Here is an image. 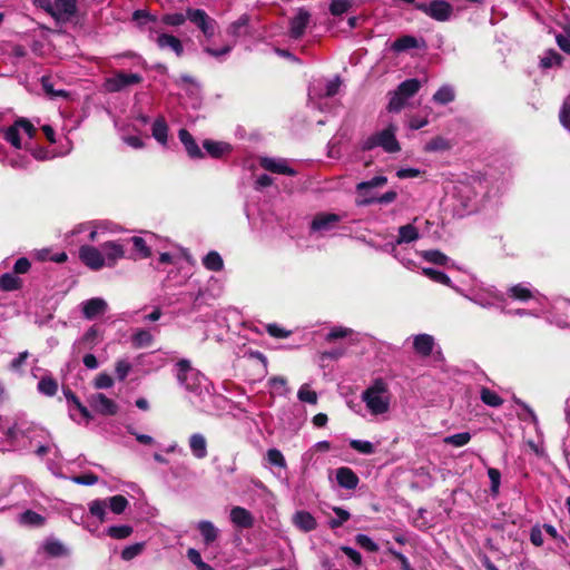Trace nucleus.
<instances>
[{
    "instance_id": "obj_35",
    "label": "nucleus",
    "mask_w": 570,
    "mask_h": 570,
    "mask_svg": "<svg viewBox=\"0 0 570 570\" xmlns=\"http://www.w3.org/2000/svg\"><path fill=\"white\" fill-rule=\"evenodd\" d=\"M153 137L161 145L167 144L168 126L163 117L157 118L151 127Z\"/></svg>"
},
{
    "instance_id": "obj_43",
    "label": "nucleus",
    "mask_w": 570,
    "mask_h": 570,
    "mask_svg": "<svg viewBox=\"0 0 570 570\" xmlns=\"http://www.w3.org/2000/svg\"><path fill=\"white\" fill-rule=\"evenodd\" d=\"M20 286V279L11 273H6L0 277V288L3 291H14Z\"/></svg>"
},
{
    "instance_id": "obj_22",
    "label": "nucleus",
    "mask_w": 570,
    "mask_h": 570,
    "mask_svg": "<svg viewBox=\"0 0 570 570\" xmlns=\"http://www.w3.org/2000/svg\"><path fill=\"white\" fill-rule=\"evenodd\" d=\"M229 519L236 528L249 529L254 524L253 514L242 507H234L230 510Z\"/></svg>"
},
{
    "instance_id": "obj_57",
    "label": "nucleus",
    "mask_w": 570,
    "mask_h": 570,
    "mask_svg": "<svg viewBox=\"0 0 570 570\" xmlns=\"http://www.w3.org/2000/svg\"><path fill=\"white\" fill-rule=\"evenodd\" d=\"M131 532L132 529L129 525H114L107 530V533L115 539H125L129 537Z\"/></svg>"
},
{
    "instance_id": "obj_34",
    "label": "nucleus",
    "mask_w": 570,
    "mask_h": 570,
    "mask_svg": "<svg viewBox=\"0 0 570 570\" xmlns=\"http://www.w3.org/2000/svg\"><path fill=\"white\" fill-rule=\"evenodd\" d=\"M154 342V335L149 330H137L131 336V343L137 348L148 347Z\"/></svg>"
},
{
    "instance_id": "obj_23",
    "label": "nucleus",
    "mask_w": 570,
    "mask_h": 570,
    "mask_svg": "<svg viewBox=\"0 0 570 570\" xmlns=\"http://www.w3.org/2000/svg\"><path fill=\"white\" fill-rule=\"evenodd\" d=\"M107 309L105 299L95 297L82 303V313L87 320H94L104 314Z\"/></svg>"
},
{
    "instance_id": "obj_54",
    "label": "nucleus",
    "mask_w": 570,
    "mask_h": 570,
    "mask_svg": "<svg viewBox=\"0 0 570 570\" xmlns=\"http://www.w3.org/2000/svg\"><path fill=\"white\" fill-rule=\"evenodd\" d=\"M450 148V144L446 139L442 137H435L431 139L429 142H426L424 150L425 151H440V150H446Z\"/></svg>"
},
{
    "instance_id": "obj_3",
    "label": "nucleus",
    "mask_w": 570,
    "mask_h": 570,
    "mask_svg": "<svg viewBox=\"0 0 570 570\" xmlns=\"http://www.w3.org/2000/svg\"><path fill=\"white\" fill-rule=\"evenodd\" d=\"M387 178L385 176H375L371 180L367 181H361L356 185V191L358 197L361 198L357 200L358 205H370V204H391L393 203L396 197L397 193L394 190H390L384 193L383 195L376 197V196H367V190L373 189L376 187H383L386 185Z\"/></svg>"
},
{
    "instance_id": "obj_32",
    "label": "nucleus",
    "mask_w": 570,
    "mask_h": 570,
    "mask_svg": "<svg viewBox=\"0 0 570 570\" xmlns=\"http://www.w3.org/2000/svg\"><path fill=\"white\" fill-rule=\"evenodd\" d=\"M45 521L46 520L41 514H39L32 510H27V511L22 512L21 514H19V517H18V522L24 527L39 528L45 524Z\"/></svg>"
},
{
    "instance_id": "obj_48",
    "label": "nucleus",
    "mask_w": 570,
    "mask_h": 570,
    "mask_svg": "<svg viewBox=\"0 0 570 570\" xmlns=\"http://www.w3.org/2000/svg\"><path fill=\"white\" fill-rule=\"evenodd\" d=\"M127 505L128 500L124 495H114L108 500V507L116 514L122 513Z\"/></svg>"
},
{
    "instance_id": "obj_2",
    "label": "nucleus",
    "mask_w": 570,
    "mask_h": 570,
    "mask_svg": "<svg viewBox=\"0 0 570 570\" xmlns=\"http://www.w3.org/2000/svg\"><path fill=\"white\" fill-rule=\"evenodd\" d=\"M177 380L187 391L194 393L202 401L206 396H212L210 384L205 375L191 367L187 360H181L176 364Z\"/></svg>"
},
{
    "instance_id": "obj_19",
    "label": "nucleus",
    "mask_w": 570,
    "mask_h": 570,
    "mask_svg": "<svg viewBox=\"0 0 570 570\" xmlns=\"http://www.w3.org/2000/svg\"><path fill=\"white\" fill-rule=\"evenodd\" d=\"M77 12V0H55L51 16L57 20L68 21Z\"/></svg>"
},
{
    "instance_id": "obj_18",
    "label": "nucleus",
    "mask_w": 570,
    "mask_h": 570,
    "mask_svg": "<svg viewBox=\"0 0 570 570\" xmlns=\"http://www.w3.org/2000/svg\"><path fill=\"white\" fill-rule=\"evenodd\" d=\"M89 404L101 415H115L118 412L117 403L104 393L92 394L89 399Z\"/></svg>"
},
{
    "instance_id": "obj_17",
    "label": "nucleus",
    "mask_w": 570,
    "mask_h": 570,
    "mask_svg": "<svg viewBox=\"0 0 570 570\" xmlns=\"http://www.w3.org/2000/svg\"><path fill=\"white\" fill-rule=\"evenodd\" d=\"M471 299L481 307H501L502 312L512 314L511 311L504 308L505 297L503 294L497 292L476 293Z\"/></svg>"
},
{
    "instance_id": "obj_15",
    "label": "nucleus",
    "mask_w": 570,
    "mask_h": 570,
    "mask_svg": "<svg viewBox=\"0 0 570 570\" xmlns=\"http://www.w3.org/2000/svg\"><path fill=\"white\" fill-rule=\"evenodd\" d=\"M80 261L92 271H100L104 268L102 252L99 247L91 245H82L79 248Z\"/></svg>"
},
{
    "instance_id": "obj_30",
    "label": "nucleus",
    "mask_w": 570,
    "mask_h": 570,
    "mask_svg": "<svg viewBox=\"0 0 570 570\" xmlns=\"http://www.w3.org/2000/svg\"><path fill=\"white\" fill-rule=\"evenodd\" d=\"M419 48V40L414 36L405 35L397 38L392 45L391 49L396 52H404L410 49Z\"/></svg>"
},
{
    "instance_id": "obj_61",
    "label": "nucleus",
    "mask_w": 570,
    "mask_h": 570,
    "mask_svg": "<svg viewBox=\"0 0 570 570\" xmlns=\"http://www.w3.org/2000/svg\"><path fill=\"white\" fill-rule=\"evenodd\" d=\"M355 539H356V543H357L361 548H363V549H365V550H367V551H370V552H376V551L379 550V546H377V543H375V542H374V541H373L368 535H366V534H357Z\"/></svg>"
},
{
    "instance_id": "obj_9",
    "label": "nucleus",
    "mask_w": 570,
    "mask_h": 570,
    "mask_svg": "<svg viewBox=\"0 0 570 570\" xmlns=\"http://www.w3.org/2000/svg\"><path fill=\"white\" fill-rule=\"evenodd\" d=\"M187 18L197 26L207 40L212 39L217 29V22L203 9H187Z\"/></svg>"
},
{
    "instance_id": "obj_31",
    "label": "nucleus",
    "mask_w": 570,
    "mask_h": 570,
    "mask_svg": "<svg viewBox=\"0 0 570 570\" xmlns=\"http://www.w3.org/2000/svg\"><path fill=\"white\" fill-rule=\"evenodd\" d=\"M132 20H135L139 28L147 31L149 26L157 27V23L159 22L158 18L147 10H136L132 13Z\"/></svg>"
},
{
    "instance_id": "obj_40",
    "label": "nucleus",
    "mask_w": 570,
    "mask_h": 570,
    "mask_svg": "<svg viewBox=\"0 0 570 570\" xmlns=\"http://www.w3.org/2000/svg\"><path fill=\"white\" fill-rule=\"evenodd\" d=\"M38 391L47 396H53L58 391V383L52 376H43L38 383Z\"/></svg>"
},
{
    "instance_id": "obj_21",
    "label": "nucleus",
    "mask_w": 570,
    "mask_h": 570,
    "mask_svg": "<svg viewBox=\"0 0 570 570\" xmlns=\"http://www.w3.org/2000/svg\"><path fill=\"white\" fill-rule=\"evenodd\" d=\"M308 22L309 13L304 9H299L298 12L291 19L289 22L291 38L299 39L304 35Z\"/></svg>"
},
{
    "instance_id": "obj_14",
    "label": "nucleus",
    "mask_w": 570,
    "mask_h": 570,
    "mask_svg": "<svg viewBox=\"0 0 570 570\" xmlns=\"http://www.w3.org/2000/svg\"><path fill=\"white\" fill-rule=\"evenodd\" d=\"M99 248L102 252L104 267H114L125 257V245L120 240L105 242Z\"/></svg>"
},
{
    "instance_id": "obj_25",
    "label": "nucleus",
    "mask_w": 570,
    "mask_h": 570,
    "mask_svg": "<svg viewBox=\"0 0 570 570\" xmlns=\"http://www.w3.org/2000/svg\"><path fill=\"white\" fill-rule=\"evenodd\" d=\"M196 529L200 533L204 544L207 547L215 542L219 535V530L208 520L197 522Z\"/></svg>"
},
{
    "instance_id": "obj_12",
    "label": "nucleus",
    "mask_w": 570,
    "mask_h": 570,
    "mask_svg": "<svg viewBox=\"0 0 570 570\" xmlns=\"http://www.w3.org/2000/svg\"><path fill=\"white\" fill-rule=\"evenodd\" d=\"M187 18L197 26L207 40L212 39L217 29V22L203 9H187Z\"/></svg>"
},
{
    "instance_id": "obj_63",
    "label": "nucleus",
    "mask_w": 570,
    "mask_h": 570,
    "mask_svg": "<svg viewBox=\"0 0 570 570\" xmlns=\"http://www.w3.org/2000/svg\"><path fill=\"white\" fill-rule=\"evenodd\" d=\"M352 333L351 328L337 326L330 331V333L326 335V341L332 342L338 338H344L348 336Z\"/></svg>"
},
{
    "instance_id": "obj_20",
    "label": "nucleus",
    "mask_w": 570,
    "mask_h": 570,
    "mask_svg": "<svg viewBox=\"0 0 570 570\" xmlns=\"http://www.w3.org/2000/svg\"><path fill=\"white\" fill-rule=\"evenodd\" d=\"M262 168L265 170L281 174V175H287V176H295L296 170L288 166L287 160L283 158H269L264 157L259 161Z\"/></svg>"
},
{
    "instance_id": "obj_33",
    "label": "nucleus",
    "mask_w": 570,
    "mask_h": 570,
    "mask_svg": "<svg viewBox=\"0 0 570 570\" xmlns=\"http://www.w3.org/2000/svg\"><path fill=\"white\" fill-rule=\"evenodd\" d=\"M507 295L513 299L525 302L533 297V292L525 284H517L508 289Z\"/></svg>"
},
{
    "instance_id": "obj_37",
    "label": "nucleus",
    "mask_w": 570,
    "mask_h": 570,
    "mask_svg": "<svg viewBox=\"0 0 570 570\" xmlns=\"http://www.w3.org/2000/svg\"><path fill=\"white\" fill-rule=\"evenodd\" d=\"M455 98V92L452 86L444 85L433 95V101L439 105H446L453 101Z\"/></svg>"
},
{
    "instance_id": "obj_26",
    "label": "nucleus",
    "mask_w": 570,
    "mask_h": 570,
    "mask_svg": "<svg viewBox=\"0 0 570 570\" xmlns=\"http://www.w3.org/2000/svg\"><path fill=\"white\" fill-rule=\"evenodd\" d=\"M336 480L342 488L347 490L355 489L360 481L356 473L352 469L346 466L338 468L336 470Z\"/></svg>"
},
{
    "instance_id": "obj_50",
    "label": "nucleus",
    "mask_w": 570,
    "mask_h": 570,
    "mask_svg": "<svg viewBox=\"0 0 570 570\" xmlns=\"http://www.w3.org/2000/svg\"><path fill=\"white\" fill-rule=\"evenodd\" d=\"M132 368L131 363L127 358H120L115 364V372L119 381H124Z\"/></svg>"
},
{
    "instance_id": "obj_47",
    "label": "nucleus",
    "mask_w": 570,
    "mask_h": 570,
    "mask_svg": "<svg viewBox=\"0 0 570 570\" xmlns=\"http://www.w3.org/2000/svg\"><path fill=\"white\" fill-rule=\"evenodd\" d=\"M297 397L301 402L316 404L317 403V394L315 391L309 389L308 384H303L298 392Z\"/></svg>"
},
{
    "instance_id": "obj_53",
    "label": "nucleus",
    "mask_w": 570,
    "mask_h": 570,
    "mask_svg": "<svg viewBox=\"0 0 570 570\" xmlns=\"http://www.w3.org/2000/svg\"><path fill=\"white\" fill-rule=\"evenodd\" d=\"M203 146L213 157H219L227 148V145L213 140H205Z\"/></svg>"
},
{
    "instance_id": "obj_44",
    "label": "nucleus",
    "mask_w": 570,
    "mask_h": 570,
    "mask_svg": "<svg viewBox=\"0 0 570 570\" xmlns=\"http://www.w3.org/2000/svg\"><path fill=\"white\" fill-rule=\"evenodd\" d=\"M186 19H188L187 13H166L161 17L160 22L170 27H179L185 23Z\"/></svg>"
},
{
    "instance_id": "obj_5",
    "label": "nucleus",
    "mask_w": 570,
    "mask_h": 570,
    "mask_svg": "<svg viewBox=\"0 0 570 570\" xmlns=\"http://www.w3.org/2000/svg\"><path fill=\"white\" fill-rule=\"evenodd\" d=\"M396 127L390 125L387 128L382 131L376 132L371 136L366 141L364 147L366 149H372L374 147H382L386 153H396L400 150V144L395 137Z\"/></svg>"
},
{
    "instance_id": "obj_13",
    "label": "nucleus",
    "mask_w": 570,
    "mask_h": 570,
    "mask_svg": "<svg viewBox=\"0 0 570 570\" xmlns=\"http://www.w3.org/2000/svg\"><path fill=\"white\" fill-rule=\"evenodd\" d=\"M416 8L438 21H446L452 14V6L444 0H434L430 3H419Z\"/></svg>"
},
{
    "instance_id": "obj_52",
    "label": "nucleus",
    "mask_w": 570,
    "mask_h": 570,
    "mask_svg": "<svg viewBox=\"0 0 570 570\" xmlns=\"http://www.w3.org/2000/svg\"><path fill=\"white\" fill-rule=\"evenodd\" d=\"M350 446L362 454H373L375 451V446L370 441L351 440Z\"/></svg>"
},
{
    "instance_id": "obj_62",
    "label": "nucleus",
    "mask_w": 570,
    "mask_h": 570,
    "mask_svg": "<svg viewBox=\"0 0 570 570\" xmlns=\"http://www.w3.org/2000/svg\"><path fill=\"white\" fill-rule=\"evenodd\" d=\"M142 549H144L142 543H135V544L128 546L121 551V558L126 561H129V560L134 559L135 557H137L138 554H140Z\"/></svg>"
},
{
    "instance_id": "obj_8",
    "label": "nucleus",
    "mask_w": 570,
    "mask_h": 570,
    "mask_svg": "<svg viewBox=\"0 0 570 570\" xmlns=\"http://www.w3.org/2000/svg\"><path fill=\"white\" fill-rule=\"evenodd\" d=\"M20 132H24L29 138H32L36 134L33 125L24 119L19 118L3 131L4 139L10 142L14 148H21Z\"/></svg>"
},
{
    "instance_id": "obj_64",
    "label": "nucleus",
    "mask_w": 570,
    "mask_h": 570,
    "mask_svg": "<svg viewBox=\"0 0 570 570\" xmlns=\"http://www.w3.org/2000/svg\"><path fill=\"white\" fill-rule=\"evenodd\" d=\"M424 258L428 262L439 264V265H445L448 262V257L439 250H426L424 253Z\"/></svg>"
},
{
    "instance_id": "obj_39",
    "label": "nucleus",
    "mask_w": 570,
    "mask_h": 570,
    "mask_svg": "<svg viewBox=\"0 0 570 570\" xmlns=\"http://www.w3.org/2000/svg\"><path fill=\"white\" fill-rule=\"evenodd\" d=\"M203 265L209 271L219 272L224 267V262L217 252L212 250L203 258Z\"/></svg>"
},
{
    "instance_id": "obj_16",
    "label": "nucleus",
    "mask_w": 570,
    "mask_h": 570,
    "mask_svg": "<svg viewBox=\"0 0 570 570\" xmlns=\"http://www.w3.org/2000/svg\"><path fill=\"white\" fill-rule=\"evenodd\" d=\"M342 217L333 213H320L312 220L311 229L321 234L333 230Z\"/></svg>"
},
{
    "instance_id": "obj_1",
    "label": "nucleus",
    "mask_w": 570,
    "mask_h": 570,
    "mask_svg": "<svg viewBox=\"0 0 570 570\" xmlns=\"http://www.w3.org/2000/svg\"><path fill=\"white\" fill-rule=\"evenodd\" d=\"M362 401L372 415H383L390 411L391 393L385 380L375 379L361 394Z\"/></svg>"
},
{
    "instance_id": "obj_29",
    "label": "nucleus",
    "mask_w": 570,
    "mask_h": 570,
    "mask_svg": "<svg viewBox=\"0 0 570 570\" xmlns=\"http://www.w3.org/2000/svg\"><path fill=\"white\" fill-rule=\"evenodd\" d=\"M189 449L196 459H204L207 456V441L200 433H194L189 436Z\"/></svg>"
},
{
    "instance_id": "obj_10",
    "label": "nucleus",
    "mask_w": 570,
    "mask_h": 570,
    "mask_svg": "<svg viewBox=\"0 0 570 570\" xmlns=\"http://www.w3.org/2000/svg\"><path fill=\"white\" fill-rule=\"evenodd\" d=\"M187 18L197 26L207 40L212 39L217 29V22L203 9H187Z\"/></svg>"
},
{
    "instance_id": "obj_4",
    "label": "nucleus",
    "mask_w": 570,
    "mask_h": 570,
    "mask_svg": "<svg viewBox=\"0 0 570 570\" xmlns=\"http://www.w3.org/2000/svg\"><path fill=\"white\" fill-rule=\"evenodd\" d=\"M421 88V82L417 79H406L401 82L396 90L391 94V98L387 105L390 112H400L406 107L407 100L412 98Z\"/></svg>"
},
{
    "instance_id": "obj_60",
    "label": "nucleus",
    "mask_w": 570,
    "mask_h": 570,
    "mask_svg": "<svg viewBox=\"0 0 570 570\" xmlns=\"http://www.w3.org/2000/svg\"><path fill=\"white\" fill-rule=\"evenodd\" d=\"M269 385L279 395H286L289 392V390L287 387V382L282 376L272 377L269 380Z\"/></svg>"
},
{
    "instance_id": "obj_27",
    "label": "nucleus",
    "mask_w": 570,
    "mask_h": 570,
    "mask_svg": "<svg viewBox=\"0 0 570 570\" xmlns=\"http://www.w3.org/2000/svg\"><path fill=\"white\" fill-rule=\"evenodd\" d=\"M413 347L421 356H429L434 347V338L429 334H419L413 338Z\"/></svg>"
},
{
    "instance_id": "obj_58",
    "label": "nucleus",
    "mask_w": 570,
    "mask_h": 570,
    "mask_svg": "<svg viewBox=\"0 0 570 570\" xmlns=\"http://www.w3.org/2000/svg\"><path fill=\"white\" fill-rule=\"evenodd\" d=\"M267 460L272 465L286 468V461L282 452L277 449H269L267 451Z\"/></svg>"
},
{
    "instance_id": "obj_49",
    "label": "nucleus",
    "mask_w": 570,
    "mask_h": 570,
    "mask_svg": "<svg viewBox=\"0 0 570 570\" xmlns=\"http://www.w3.org/2000/svg\"><path fill=\"white\" fill-rule=\"evenodd\" d=\"M351 0H332L330 11L333 16H341L352 8Z\"/></svg>"
},
{
    "instance_id": "obj_51",
    "label": "nucleus",
    "mask_w": 570,
    "mask_h": 570,
    "mask_svg": "<svg viewBox=\"0 0 570 570\" xmlns=\"http://www.w3.org/2000/svg\"><path fill=\"white\" fill-rule=\"evenodd\" d=\"M108 503L105 500H96L89 504V511L92 515L97 517L100 521L105 520Z\"/></svg>"
},
{
    "instance_id": "obj_55",
    "label": "nucleus",
    "mask_w": 570,
    "mask_h": 570,
    "mask_svg": "<svg viewBox=\"0 0 570 570\" xmlns=\"http://www.w3.org/2000/svg\"><path fill=\"white\" fill-rule=\"evenodd\" d=\"M86 230H89L87 240L95 242L97 239L98 232H97L96 226L92 223L79 224L78 226H76L73 228V230L71 232V235L80 234Z\"/></svg>"
},
{
    "instance_id": "obj_56",
    "label": "nucleus",
    "mask_w": 570,
    "mask_h": 570,
    "mask_svg": "<svg viewBox=\"0 0 570 570\" xmlns=\"http://www.w3.org/2000/svg\"><path fill=\"white\" fill-rule=\"evenodd\" d=\"M560 62H561V56L553 50H549L541 58L540 65L542 68H551L553 66L560 65Z\"/></svg>"
},
{
    "instance_id": "obj_38",
    "label": "nucleus",
    "mask_w": 570,
    "mask_h": 570,
    "mask_svg": "<svg viewBox=\"0 0 570 570\" xmlns=\"http://www.w3.org/2000/svg\"><path fill=\"white\" fill-rule=\"evenodd\" d=\"M46 553L51 557H61L68 554V549L58 540L49 539L42 546Z\"/></svg>"
},
{
    "instance_id": "obj_42",
    "label": "nucleus",
    "mask_w": 570,
    "mask_h": 570,
    "mask_svg": "<svg viewBox=\"0 0 570 570\" xmlns=\"http://www.w3.org/2000/svg\"><path fill=\"white\" fill-rule=\"evenodd\" d=\"M188 560L196 567L197 570H214V568L204 562L198 550L189 548L187 550Z\"/></svg>"
},
{
    "instance_id": "obj_7",
    "label": "nucleus",
    "mask_w": 570,
    "mask_h": 570,
    "mask_svg": "<svg viewBox=\"0 0 570 570\" xmlns=\"http://www.w3.org/2000/svg\"><path fill=\"white\" fill-rule=\"evenodd\" d=\"M141 81L142 77L139 73L117 71L105 80L104 87L108 92H119L127 87L139 85Z\"/></svg>"
},
{
    "instance_id": "obj_45",
    "label": "nucleus",
    "mask_w": 570,
    "mask_h": 570,
    "mask_svg": "<svg viewBox=\"0 0 570 570\" xmlns=\"http://www.w3.org/2000/svg\"><path fill=\"white\" fill-rule=\"evenodd\" d=\"M249 22L247 14L240 16L236 21L232 22L227 28V33L235 39L240 36V29L245 28Z\"/></svg>"
},
{
    "instance_id": "obj_24",
    "label": "nucleus",
    "mask_w": 570,
    "mask_h": 570,
    "mask_svg": "<svg viewBox=\"0 0 570 570\" xmlns=\"http://www.w3.org/2000/svg\"><path fill=\"white\" fill-rule=\"evenodd\" d=\"M178 137L190 158L199 159L204 157L202 149L199 148L194 137L187 129H180L178 132Z\"/></svg>"
},
{
    "instance_id": "obj_59",
    "label": "nucleus",
    "mask_w": 570,
    "mask_h": 570,
    "mask_svg": "<svg viewBox=\"0 0 570 570\" xmlns=\"http://www.w3.org/2000/svg\"><path fill=\"white\" fill-rule=\"evenodd\" d=\"M333 511L337 515V519H332L330 521V525L333 529L343 525V523L346 522L351 517L348 511L338 507L333 508Z\"/></svg>"
},
{
    "instance_id": "obj_41",
    "label": "nucleus",
    "mask_w": 570,
    "mask_h": 570,
    "mask_svg": "<svg viewBox=\"0 0 570 570\" xmlns=\"http://www.w3.org/2000/svg\"><path fill=\"white\" fill-rule=\"evenodd\" d=\"M481 401L492 407H499L503 404V399L494 391L483 387L480 392Z\"/></svg>"
},
{
    "instance_id": "obj_6",
    "label": "nucleus",
    "mask_w": 570,
    "mask_h": 570,
    "mask_svg": "<svg viewBox=\"0 0 570 570\" xmlns=\"http://www.w3.org/2000/svg\"><path fill=\"white\" fill-rule=\"evenodd\" d=\"M149 40L156 42L159 49H170L180 57L184 53V47L181 41L173 36L161 32L157 27L149 26L147 29Z\"/></svg>"
},
{
    "instance_id": "obj_36",
    "label": "nucleus",
    "mask_w": 570,
    "mask_h": 570,
    "mask_svg": "<svg viewBox=\"0 0 570 570\" xmlns=\"http://www.w3.org/2000/svg\"><path fill=\"white\" fill-rule=\"evenodd\" d=\"M419 238V230L417 228L412 225L407 224L404 226H401L399 228V236L396 238V244H403V243H412Z\"/></svg>"
},
{
    "instance_id": "obj_11",
    "label": "nucleus",
    "mask_w": 570,
    "mask_h": 570,
    "mask_svg": "<svg viewBox=\"0 0 570 570\" xmlns=\"http://www.w3.org/2000/svg\"><path fill=\"white\" fill-rule=\"evenodd\" d=\"M187 18L197 26L207 40L212 39L217 29V22L203 9H187Z\"/></svg>"
},
{
    "instance_id": "obj_46",
    "label": "nucleus",
    "mask_w": 570,
    "mask_h": 570,
    "mask_svg": "<svg viewBox=\"0 0 570 570\" xmlns=\"http://www.w3.org/2000/svg\"><path fill=\"white\" fill-rule=\"evenodd\" d=\"M471 440V434L469 432H461L453 435H449L444 438V443L460 448L468 444Z\"/></svg>"
},
{
    "instance_id": "obj_28",
    "label": "nucleus",
    "mask_w": 570,
    "mask_h": 570,
    "mask_svg": "<svg viewBox=\"0 0 570 570\" xmlns=\"http://www.w3.org/2000/svg\"><path fill=\"white\" fill-rule=\"evenodd\" d=\"M293 522L299 530L309 532L316 529V519L307 511H297L293 515Z\"/></svg>"
}]
</instances>
